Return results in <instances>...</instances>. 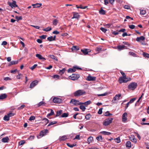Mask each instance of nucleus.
<instances>
[{
  "label": "nucleus",
  "mask_w": 149,
  "mask_h": 149,
  "mask_svg": "<svg viewBox=\"0 0 149 149\" xmlns=\"http://www.w3.org/2000/svg\"><path fill=\"white\" fill-rule=\"evenodd\" d=\"M96 139L98 141H102V136L101 135L99 136L96 137Z\"/></svg>",
  "instance_id": "58836bf2"
},
{
  "label": "nucleus",
  "mask_w": 149,
  "mask_h": 149,
  "mask_svg": "<svg viewBox=\"0 0 149 149\" xmlns=\"http://www.w3.org/2000/svg\"><path fill=\"white\" fill-rule=\"evenodd\" d=\"M127 113L126 112H125L122 115V121L124 123L126 122L127 120Z\"/></svg>",
  "instance_id": "9d476101"
},
{
  "label": "nucleus",
  "mask_w": 149,
  "mask_h": 149,
  "mask_svg": "<svg viewBox=\"0 0 149 149\" xmlns=\"http://www.w3.org/2000/svg\"><path fill=\"white\" fill-rule=\"evenodd\" d=\"M125 46L124 45H118L117 46V49L119 51H120L125 49Z\"/></svg>",
  "instance_id": "aec40b11"
},
{
  "label": "nucleus",
  "mask_w": 149,
  "mask_h": 149,
  "mask_svg": "<svg viewBox=\"0 0 149 149\" xmlns=\"http://www.w3.org/2000/svg\"><path fill=\"white\" fill-rule=\"evenodd\" d=\"M65 68H64L62 70H60L59 73L61 75H62L64 73L65 70Z\"/></svg>",
  "instance_id": "f704fd0d"
},
{
  "label": "nucleus",
  "mask_w": 149,
  "mask_h": 149,
  "mask_svg": "<svg viewBox=\"0 0 149 149\" xmlns=\"http://www.w3.org/2000/svg\"><path fill=\"white\" fill-rule=\"evenodd\" d=\"M137 84L135 82L130 83L128 86V88L130 91H134L137 87Z\"/></svg>",
  "instance_id": "f03ea898"
},
{
  "label": "nucleus",
  "mask_w": 149,
  "mask_h": 149,
  "mask_svg": "<svg viewBox=\"0 0 149 149\" xmlns=\"http://www.w3.org/2000/svg\"><path fill=\"white\" fill-rule=\"evenodd\" d=\"M145 39V38L143 36L138 37L136 39V40L137 42H140L141 40L143 41Z\"/></svg>",
  "instance_id": "f3484780"
},
{
  "label": "nucleus",
  "mask_w": 149,
  "mask_h": 149,
  "mask_svg": "<svg viewBox=\"0 0 149 149\" xmlns=\"http://www.w3.org/2000/svg\"><path fill=\"white\" fill-rule=\"evenodd\" d=\"M71 49L72 51H78L79 50V48L78 47L74 46H73L71 48Z\"/></svg>",
  "instance_id": "bb28decb"
},
{
  "label": "nucleus",
  "mask_w": 149,
  "mask_h": 149,
  "mask_svg": "<svg viewBox=\"0 0 149 149\" xmlns=\"http://www.w3.org/2000/svg\"><path fill=\"white\" fill-rule=\"evenodd\" d=\"M101 50L102 48L100 47H97L95 49V50L97 53H99Z\"/></svg>",
  "instance_id": "e433bc0d"
},
{
  "label": "nucleus",
  "mask_w": 149,
  "mask_h": 149,
  "mask_svg": "<svg viewBox=\"0 0 149 149\" xmlns=\"http://www.w3.org/2000/svg\"><path fill=\"white\" fill-rule=\"evenodd\" d=\"M102 109H103V108H100L99 109V110L98 112V114H101L102 113Z\"/></svg>",
  "instance_id": "338daca9"
},
{
  "label": "nucleus",
  "mask_w": 149,
  "mask_h": 149,
  "mask_svg": "<svg viewBox=\"0 0 149 149\" xmlns=\"http://www.w3.org/2000/svg\"><path fill=\"white\" fill-rule=\"evenodd\" d=\"M36 56L40 60H43V61H45L46 59L45 58L42 57L41 55L39 54H36Z\"/></svg>",
  "instance_id": "6ab92c4d"
},
{
  "label": "nucleus",
  "mask_w": 149,
  "mask_h": 149,
  "mask_svg": "<svg viewBox=\"0 0 149 149\" xmlns=\"http://www.w3.org/2000/svg\"><path fill=\"white\" fill-rule=\"evenodd\" d=\"M143 55L144 57L149 58V54L144 52L143 53Z\"/></svg>",
  "instance_id": "603ef678"
},
{
  "label": "nucleus",
  "mask_w": 149,
  "mask_h": 149,
  "mask_svg": "<svg viewBox=\"0 0 149 149\" xmlns=\"http://www.w3.org/2000/svg\"><path fill=\"white\" fill-rule=\"evenodd\" d=\"M93 137L91 136L89 137L88 139V141L89 142V143H90V142L93 140Z\"/></svg>",
  "instance_id": "5fc2aeb1"
},
{
  "label": "nucleus",
  "mask_w": 149,
  "mask_h": 149,
  "mask_svg": "<svg viewBox=\"0 0 149 149\" xmlns=\"http://www.w3.org/2000/svg\"><path fill=\"white\" fill-rule=\"evenodd\" d=\"M10 117L9 116L7 115H5L3 117V120L5 121H9L10 120Z\"/></svg>",
  "instance_id": "473e14b6"
},
{
  "label": "nucleus",
  "mask_w": 149,
  "mask_h": 149,
  "mask_svg": "<svg viewBox=\"0 0 149 149\" xmlns=\"http://www.w3.org/2000/svg\"><path fill=\"white\" fill-rule=\"evenodd\" d=\"M9 140V139L8 137L6 136L3 138L1 139V141L3 143H8Z\"/></svg>",
  "instance_id": "dca6fc26"
},
{
  "label": "nucleus",
  "mask_w": 149,
  "mask_h": 149,
  "mask_svg": "<svg viewBox=\"0 0 149 149\" xmlns=\"http://www.w3.org/2000/svg\"><path fill=\"white\" fill-rule=\"evenodd\" d=\"M35 119V117L34 116H32L30 117L29 120L30 121H31L32 120H34Z\"/></svg>",
  "instance_id": "680f3d73"
},
{
  "label": "nucleus",
  "mask_w": 149,
  "mask_h": 149,
  "mask_svg": "<svg viewBox=\"0 0 149 149\" xmlns=\"http://www.w3.org/2000/svg\"><path fill=\"white\" fill-rule=\"evenodd\" d=\"M49 56L52 59H54L56 61H57V59L56 57L53 55H50Z\"/></svg>",
  "instance_id": "8fccbe9b"
},
{
  "label": "nucleus",
  "mask_w": 149,
  "mask_h": 149,
  "mask_svg": "<svg viewBox=\"0 0 149 149\" xmlns=\"http://www.w3.org/2000/svg\"><path fill=\"white\" fill-rule=\"evenodd\" d=\"M113 120V118H107L104 121L102 124L104 126H107L111 123Z\"/></svg>",
  "instance_id": "7ed1b4c3"
},
{
  "label": "nucleus",
  "mask_w": 149,
  "mask_h": 149,
  "mask_svg": "<svg viewBox=\"0 0 149 149\" xmlns=\"http://www.w3.org/2000/svg\"><path fill=\"white\" fill-rule=\"evenodd\" d=\"M146 13V11L145 10H140V13L141 15H144Z\"/></svg>",
  "instance_id": "c03bdc74"
},
{
  "label": "nucleus",
  "mask_w": 149,
  "mask_h": 149,
  "mask_svg": "<svg viewBox=\"0 0 149 149\" xmlns=\"http://www.w3.org/2000/svg\"><path fill=\"white\" fill-rule=\"evenodd\" d=\"M100 29L101 31L104 33H105L107 31V29L103 27H101Z\"/></svg>",
  "instance_id": "774afa93"
},
{
  "label": "nucleus",
  "mask_w": 149,
  "mask_h": 149,
  "mask_svg": "<svg viewBox=\"0 0 149 149\" xmlns=\"http://www.w3.org/2000/svg\"><path fill=\"white\" fill-rule=\"evenodd\" d=\"M129 54L130 55L134 57L136 56V54L133 52H129Z\"/></svg>",
  "instance_id": "ea45409f"
},
{
  "label": "nucleus",
  "mask_w": 149,
  "mask_h": 149,
  "mask_svg": "<svg viewBox=\"0 0 149 149\" xmlns=\"http://www.w3.org/2000/svg\"><path fill=\"white\" fill-rule=\"evenodd\" d=\"M68 115L69 114L68 113H64L61 116V117L63 118H65L68 117Z\"/></svg>",
  "instance_id": "a19ab883"
},
{
  "label": "nucleus",
  "mask_w": 149,
  "mask_h": 149,
  "mask_svg": "<svg viewBox=\"0 0 149 149\" xmlns=\"http://www.w3.org/2000/svg\"><path fill=\"white\" fill-rule=\"evenodd\" d=\"M136 98H134L131 99L129 102V103H132L135 100Z\"/></svg>",
  "instance_id": "13d9d810"
},
{
  "label": "nucleus",
  "mask_w": 149,
  "mask_h": 149,
  "mask_svg": "<svg viewBox=\"0 0 149 149\" xmlns=\"http://www.w3.org/2000/svg\"><path fill=\"white\" fill-rule=\"evenodd\" d=\"M67 139V136L64 135L62 136H60L59 137V140L60 141H64Z\"/></svg>",
  "instance_id": "393cba45"
},
{
  "label": "nucleus",
  "mask_w": 149,
  "mask_h": 149,
  "mask_svg": "<svg viewBox=\"0 0 149 149\" xmlns=\"http://www.w3.org/2000/svg\"><path fill=\"white\" fill-rule=\"evenodd\" d=\"M62 113V110H60V111H57L56 116L57 117L59 116Z\"/></svg>",
  "instance_id": "2f4dec72"
},
{
  "label": "nucleus",
  "mask_w": 149,
  "mask_h": 149,
  "mask_svg": "<svg viewBox=\"0 0 149 149\" xmlns=\"http://www.w3.org/2000/svg\"><path fill=\"white\" fill-rule=\"evenodd\" d=\"M25 143V141L24 140H21L19 143V145L21 146L23 145Z\"/></svg>",
  "instance_id": "bf43d9fd"
},
{
  "label": "nucleus",
  "mask_w": 149,
  "mask_h": 149,
  "mask_svg": "<svg viewBox=\"0 0 149 149\" xmlns=\"http://www.w3.org/2000/svg\"><path fill=\"white\" fill-rule=\"evenodd\" d=\"M91 115L90 114H88L86 115L85 116V118L87 120H88L90 119V118L91 117Z\"/></svg>",
  "instance_id": "4c0bfd02"
},
{
  "label": "nucleus",
  "mask_w": 149,
  "mask_h": 149,
  "mask_svg": "<svg viewBox=\"0 0 149 149\" xmlns=\"http://www.w3.org/2000/svg\"><path fill=\"white\" fill-rule=\"evenodd\" d=\"M56 36H54V37L51 36L48 37L47 38V39L48 41H51L55 40L56 38Z\"/></svg>",
  "instance_id": "412c9836"
},
{
  "label": "nucleus",
  "mask_w": 149,
  "mask_h": 149,
  "mask_svg": "<svg viewBox=\"0 0 149 149\" xmlns=\"http://www.w3.org/2000/svg\"><path fill=\"white\" fill-rule=\"evenodd\" d=\"M131 143L130 141H128L126 142L125 144V146L127 148L130 149L131 148Z\"/></svg>",
  "instance_id": "a211bd4d"
},
{
  "label": "nucleus",
  "mask_w": 149,
  "mask_h": 149,
  "mask_svg": "<svg viewBox=\"0 0 149 149\" xmlns=\"http://www.w3.org/2000/svg\"><path fill=\"white\" fill-rule=\"evenodd\" d=\"M121 96V94H120L116 95L115 96L113 97V100L112 101V102L113 103H114V101H116L117 100H119Z\"/></svg>",
  "instance_id": "f8f14e48"
},
{
  "label": "nucleus",
  "mask_w": 149,
  "mask_h": 149,
  "mask_svg": "<svg viewBox=\"0 0 149 149\" xmlns=\"http://www.w3.org/2000/svg\"><path fill=\"white\" fill-rule=\"evenodd\" d=\"M81 51L83 53V54L85 55L87 54L89 52H91V50L89 49H81Z\"/></svg>",
  "instance_id": "ddd939ff"
},
{
  "label": "nucleus",
  "mask_w": 149,
  "mask_h": 149,
  "mask_svg": "<svg viewBox=\"0 0 149 149\" xmlns=\"http://www.w3.org/2000/svg\"><path fill=\"white\" fill-rule=\"evenodd\" d=\"M9 117L13 116L15 115V113L10 111L7 114Z\"/></svg>",
  "instance_id": "49530a36"
},
{
  "label": "nucleus",
  "mask_w": 149,
  "mask_h": 149,
  "mask_svg": "<svg viewBox=\"0 0 149 149\" xmlns=\"http://www.w3.org/2000/svg\"><path fill=\"white\" fill-rule=\"evenodd\" d=\"M32 6H33V8H35V7L38 8V7H40L42 6V4L41 3H36L35 4H32Z\"/></svg>",
  "instance_id": "c85d7f7f"
},
{
  "label": "nucleus",
  "mask_w": 149,
  "mask_h": 149,
  "mask_svg": "<svg viewBox=\"0 0 149 149\" xmlns=\"http://www.w3.org/2000/svg\"><path fill=\"white\" fill-rule=\"evenodd\" d=\"M18 63V61H11L10 63H9L8 64L9 66H10L11 65H15L17 64Z\"/></svg>",
  "instance_id": "4be33fe9"
},
{
  "label": "nucleus",
  "mask_w": 149,
  "mask_h": 149,
  "mask_svg": "<svg viewBox=\"0 0 149 149\" xmlns=\"http://www.w3.org/2000/svg\"><path fill=\"white\" fill-rule=\"evenodd\" d=\"M15 18L17 19V21L18 22L19 20H22V16L18 17L17 16H16Z\"/></svg>",
  "instance_id": "de8ad7c7"
},
{
  "label": "nucleus",
  "mask_w": 149,
  "mask_h": 149,
  "mask_svg": "<svg viewBox=\"0 0 149 149\" xmlns=\"http://www.w3.org/2000/svg\"><path fill=\"white\" fill-rule=\"evenodd\" d=\"M8 4L12 8L18 7V6L16 4V2L15 1H13L12 3H9Z\"/></svg>",
  "instance_id": "1a4fd4ad"
},
{
  "label": "nucleus",
  "mask_w": 149,
  "mask_h": 149,
  "mask_svg": "<svg viewBox=\"0 0 149 149\" xmlns=\"http://www.w3.org/2000/svg\"><path fill=\"white\" fill-rule=\"evenodd\" d=\"M7 95L5 93L1 94L0 95V100H3L7 97Z\"/></svg>",
  "instance_id": "b1692460"
},
{
  "label": "nucleus",
  "mask_w": 149,
  "mask_h": 149,
  "mask_svg": "<svg viewBox=\"0 0 149 149\" xmlns=\"http://www.w3.org/2000/svg\"><path fill=\"white\" fill-rule=\"evenodd\" d=\"M130 140L132 142L136 143V139L134 137V136H131V137L130 138Z\"/></svg>",
  "instance_id": "cd10ccee"
},
{
  "label": "nucleus",
  "mask_w": 149,
  "mask_h": 149,
  "mask_svg": "<svg viewBox=\"0 0 149 149\" xmlns=\"http://www.w3.org/2000/svg\"><path fill=\"white\" fill-rule=\"evenodd\" d=\"M99 13L101 15H104L105 14V11L103 10L102 8L99 11Z\"/></svg>",
  "instance_id": "c756f323"
},
{
  "label": "nucleus",
  "mask_w": 149,
  "mask_h": 149,
  "mask_svg": "<svg viewBox=\"0 0 149 149\" xmlns=\"http://www.w3.org/2000/svg\"><path fill=\"white\" fill-rule=\"evenodd\" d=\"M56 123H57L56 121H55L52 122H50V123H49L47 125V126L49 127V126L55 124Z\"/></svg>",
  "instance_id": "09e8293b"
},
{
  "label": "nucleus",
  "mask_w": 149,
  "mask_h": 149,
  "mask_svg": "<svg viewBox=\"0 0 149 149\" xmlns=\"http://www.w3.org/2000/svg\"><path fill=\"white\" fill-rule=\"evenodd\" d=\"M67 145L71 148H72L74 146H76V144L75 145L74 144H70V143H67Z\"/></svg>",
  "instance_id": "3c124183"
},
{
  "label": "nucleus",
  "mask_w": 149,
  "mask_h": 149,
  "mask_svg": "<svg viewBox=\"0 0 149 149\" xmlns=\"http://www.w3.org/2000/svg\"><path fill=\"white\" fill-rule=\"evenodd\" d=\"M37 64H34L33 66L30 68V69L32 70H33L37 66Z\"/></svg>",
  "instance_id": "052dcab7"
},
{
  "label": "nucleus",
  "mask_w": 149,
  "mask_h": 149,
  "mask_svg": "<svg viewBox=\"0 0 149 149\" xmlns=\"http://www.w3.org/2000/svg\"><path fill=\"white\" fill-rule=\"evenodd\" d=\"M74 67H73V68H70L67 71L68 73H71L74 72L76 71L75 68H74Z\"/></svg>",
  "instance_id": "5701e85b"
},
{
  "label": "nucleus",
  "mask_w": 149,
  "mask_h": 149,
  "mask_svg": "<svg viewBox=\"0 0 149 149\" xmlns=\"http://www.w3.org/2000/svg\"><path fill=\"white\" fill-rule=\"evenodd\" d=\"M80 105V108L83 111H84L86 109L85 107L83 105H81V104Z\"/></svg>",
  "instance_id": "37998d69"
},
{
  "label": "nucleus",
  "mask_w": 149,
  "mask_h": 149,
  "mask_svg": "<svg viewBox=\"0 0 149 149\" xmlns=\"http://www.w3.org/2000/svg\"><path fill=\"white\" fill-rule=\"evenodd\" d=\"M120 73L123 76L122 77H126V75H125V74L122 71H120Z\"/></svg>",
  "instance_id": "69168bd1"
},
{
  "label": "nucleus",
  "mask_w": 149,
  "mask_h": 149,
  "mask_svg": "<svg viewBox=\"0 0 149 149\" xmlns=\"http://www.w3.org/2000/svg\"><path fill=\"white\" fill-rule=\"evenodd\" d=\"M100 133L101 134H103V135H109L111 134V133L110 132L105 131L101 132H100Z\"/></svg>",
  "instance_id": "a878e982"
},
{
  "label": "nucleus",
  "mask_w": 149,
  "mask_h": 149,
  "mask_svg": "<svg viewBox=\"0 0 149 149\" xmlns=\"http://www.w3.org/2000/svg\"><path fill=\"white\" fill-rule=\"evenodd\" d=\"M86 93L85 91L83 90H78L73 93V95L75 97H77L85 95Z\"/></svg>",
  "instance_id": "f257e3e1"
},
{
  "label": "nucleus",
  "mask_w": 149,
  "mask_h": 149,
  "mask_svg": "<svg viewBox=\"0 0 149 149\" xmlns=\"http://www.w3.org/2000/svg\"><path fill=\"white\" fill-rule=\"evenodd\" d=\"M91 103V101L90 100H88L84 102H82L81 104H84L86 106H87L90 104Z\"/></svg>",
  "instance_id": "7c9ffc66"
},
{
  "label": "nucleus",
  "mask_w": 149,
  "mask_h": 149,
  "mask_svg": "<svg viewBox=\"0 0 149 149\" xmlns=\"http://www.w3.org/2000/svg\"><path fill=\"white\" fill-rule=\"evenodd\" d=\"M52 30V28L51 27H47L46 29H43V31H46L47 32L49 31Z\"/></svg>",
  "instance_id": "a18cd8bd"
},
{
  "label": "nucleus",
  "mask_w": 149,
  "mask_h": 149,
  "mask_svg": "<svg viewBox=\"0 0 149 149\" xmlns=\"http://www.w3.org/2000/svg\"><path fill=\"white\" fill-rule=\"evenodd\" d=\"M58 22V21L56 19H54L53 20L52 23L53 25L56 26L57 25Z\"/></svg>",
  "instance_id": "c9c22d12"
},
{
  "label": "nucleus",
  "mask_w": 149,
  "mask_h": 149,
  "mask_svg": "<svg viewBox=\"0 0 149 149\" xmlns=\"http://www.w3.org/2000/svg\"><path fill=\"white\" fill-rule=\"evenodd\" d=\"M80 77V75L78 74H73L69 77V78L73 80L78 79Z\"/></svg>",
  "instance_id": "423d86ee"
},
{
  "label": "nucleus",
  "mask_w": 149,
  "mask_h": 149,
  "mask_svg": "<svg viewBox=\"0 0 149 149\" xmlns=\"http://www.w3.org/2000/svg\"><path fill=\"white\" fill-rule=\"evenodd\" d=\"M104 115L105 116H108L109 115H112V114L110 113L109 111H107L104 114Z\"/></svg>",
  "instance_id": "6e6d98bb"
},
{
  "label": "nucleus",
  "mask_w": 149,
  "mask_h": 149,
  "mask_svg": "<svg viewBox=\"0 0 149 149\" xmlns=\"http://www.w3.org/2000/svg\"><path fill=\"white\" fill-rule=\"evenodd\" d=\"M53 101L56 103H60L62 102V100L59 98L54 97L53 98Z\"/></svg>",
  "instance_id": "6e6552de"
},
{
  "label": "nucleus",
  "mask_w": 149,
  "mask_h": 149,
  "mask_svg": "<svg viewBox=\"0 0 149 149\" xmlns=\"http://www.w3.org/2000/svg\"><path fill=\"white\" fill-rule=\"evenodd\" d=\"M86 79L89 81H95L96 80V77L91 76L90 75H89L87 77Z\"/></svg>",
  "instance_id": "4468645a"
},
{
  "label": "nucleus",
  "mask_w": 149,
  "mask_h": 149,
  "mask_svg": "<svg viewBox=\"0 0 149 149\" xmlns=\"http://www.w3.org/2000/svg\"><path fill=\"white\" fill-rule=\"evenodd\" d=\"M48 133V130L47 129L43 130L40 132L38 136H37L38 138H40L46 135Z\"/></svg>",
  "instance_id": "39448f33"
},
{
  "label": "nucleus",
  "mask_w": 149,
  "mask_h": 149,
  "mask_svg": "<svg viewBox=\"0 0 149 149\" xmlns=\"http://www.w3.org/2000/svg\"><path fill=\"white\" fill-rule=\"evenodd\" d=\"M37 81H34L32 82L30 84L29 88H32L36 86L38 83Z\"/></svg>",
  "instance_id": "9b49d317"
},
{
  "label": "nucleus",
  "mask_w": 149,
  "mask_h": 149,
  "mask_svg": "<svg viewBox=\"0 0 149 149\" xmlns=\"http://www.w3.org/2000/svg\"><path fill=\"white\" fill-rule=\"evenodd\" d=\"M131 79L130 78H127L120 77H119L118 80V81L120 84L122 83H126L129 81L131 80Z\"/></svg>",
  "instance_id": "20e7f679"
},
{
  "label": "nucleus",
  "mask_w": 149,
  "mask_h": 149,
  "mask_svg": "<svg viewBox=\"0 0 149 149\" xmlns=\"http://www.w3.org/2000/svg\"><path fill=\"white\" fill-rule=\"evenodd\" d=\"M54 114V111L53 110L51 109L50 113L48 114L47 115V117L49 118V117L53 115Z\"/></svg>",
  "instance_id": "72a5a7b5"
},
{
  "label": "nucleus",
  "mask_w": 149,
  "mask_h": 149,
  "mask_svg": "<svg viewBox=\"0 0 149 149\" xmlns=\"http://www.w3.org/2000/svg\"><path fill=\"white\" fill-rule=\"evenodd\" d=\"M73 16L72 18V19L77 18L78 19L79 18L80 15L77 12H73Z\"/></svg>",
  "instance_id": "2eb2a0df"
},
{
  "label": "nucleus",
  "mask_w": 149,
  "mask_h": 149,
  "mask_svg": "<svg viewBox=\"0 0 149 149\" xmlns=\"http://www.w3.org/2000/svg\"><path fill=\"white\" fill-rule=\"evenodd\" d=\"M70 103H72L75 106L81 105L82 104V102H79L78 100H77L74 99H72L71 100Z\"/></svg>",
  "instance_id": "0eeeda50"
},
{
  "label": "nucleus",
  "mask_w": 149,
  "mask_h": 149,
  "mask_svg": "<svg viewBox=\"0 0 149 149\" xmlns=\"http://www.w3.org/2000/svg\"><path fill=\"white\" fill-rule=\"evenodd\" d=\"M42 120L44 121V122L45 123V125H46L49 123V120L47 118H44Z\"/></svg>",
  "instance_id": "79ce46f5"
},
{
  "label": "nucleus",
  "mask_w": 149,
  "mask_h": 149,
  "mask_svg": "<svg viewBox=\"0 0 149 149\" xmlns=\"http://www.w3.org/2000/svg\"><path fill=\"white\" fill-rule=\"evenodd\" d=\"M22 76V74H20L16 76V78L17 79H19Z\"/></svg>",
  "instance_id": "0e129e2a"
},
{
  "label": "nucleus",
  "mask_w": 149,
  "mask_h": 149,
  "mask_svg": "<svg viewBox=\"0 0 149 149\" xmlns=\"http://www.w3.org/2000/svg\"><path fill=\"white\" fill-rule=\"evenodd\" d=\"M25 106V105L23 104L21 105L20 107H19L17 108V109L18 110H19L21 109H22Z\"/></svg>",
  "instance_id": "4d7b16f0"
},
{
  "label": "nucleus",
  "mask_w": 149,
  "mask_h": 149,
  "mask_svg": "<svg viewBox=\"0 0 149 149\" xmlns=\"http://www.w3.org/2000/svg\"><path fill=\"white\" fill-rule=\"evenodd\" d=\"M124 8L127 9H129L130 8V6L128 5H125L124 6Z\"/></svg>",
  "instance_id": "e2e57ef3"
},
{
  "label": "nucleus",
  "mask_w": 149,
  "mask_h": 149,
  "mask_svg": "<svg viewBox=\"0 0 149 149\" xmlns=\"http://www.w3.org/2000/svg\"><path fill=\"white\" fill-rule=\"evenodd\" d=\"M45 104V102L43 101H41L39 102L37 104L38 107H40Z\"/></svg>",
  "instance_id": "864d4df0"
}]
</instances>
